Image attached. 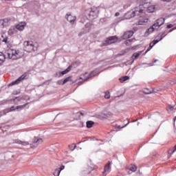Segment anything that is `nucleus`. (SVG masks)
<instances>
[{
  "label": "nucleus",
  "mask_w": 176,
  "mask_h": 176,
  "mask_svg": "<svg viewBox=\"0 0 176 176\" xmlns=\"http://www.w3.org/2000/svg\"><path fill=\"white\" fill-rule=\"evenodd\" d=\"M23 50L30 53V52H36L38 50V43L32 41H25L23 43Z\"/></svg>",
  "instance_id": "f257e3e1"
},
{
  "label": "nucleus",
  "mask_w": 176,
  "mask_h": 176,
  "mask_svg": "<svg viewBox=\"0 0 176 176\" xmlns=\"http://www.w3.org/2000/svg\"><path fill=\"white\" fill-rule=\"evenodd\" d=\"M20 52L16 50H8V56L11 60H16V58H20Z\"/></svg>",
  "instance_id": "f03ea898"
},
{
  "label": "nucleus",
  "mask_w": 176,
  "mask_h": 176,
  "mask_svg": "<svg viewBox=\"0 0 176 176\" xmlns=\"http://www.w3.org/2000/svg\"><path fill=\"white\" fill-rule=\"evenodd\" d=\"M36 141L34 140V142L33 144H28V142H23V146H27V148H36L39 144H41V142H43V140L42 138H38L36 139V138H34Z\"/></svg>",
  "instance_id": "7ed1b4c3"
},
{
  "label": "nucleus",
  "mask_w": 176,
  "mask_h": 176,
  "mask_svg": "<svg viewBox=\"0 0 176 176\" xmlns=\"http://www.w3.org/2000/svg\"><path fill=\"white\" fill-rule=\"evenodd\" d=\"M87 12H89L87 17L89 20H94V19H97V16H98V10L97 8H90Z\"/></svg>",
  "instance_id": "20e7f679"
},
{
  "label": "nucleus",
  "mask_w": 176,
  "mask_h": 176,
  "mask_svg": "<svg viewBox=\"0 0 176 176\" xmlns=\"http://www.w3.org/2000/svg\"><path fill=\"white\" fill-rule=\"evenodd\" d=\"M96 75H98V71L97 70H94L90 74L85 73L84 74H82L80 78L82 80H87L89 78H93V76H96Z\"/></svg>",
  "instance_id": "39448f33"
},
{
  "label": "nucleus",
  "mask_w": 176,
  "mask_h": 176,
  "mask_svg": "<svg viewBox=\"0 0 176 176\" xmlns=\"http://www.w3.org/2000/svg\"><path fill=\"white\" fill-rule=\"evenodd\" d=\"M135 16H139V17H144L145 12L144 10L140 8H136L135 11L132 12L130 17H135Z\"/></svg>",
  "instance_id": "423d86ee"
},
{
  "label": "nucleus",
  "mask_w": 176,
  "mask_h": 176,
  "mask_svg": "<svg viewBox=\"0 0 176 176\" xmlns=\"http://www.w3.org/2000/svg\"><path fill=\"white\" fill-rule=\"evenodd\" d=\"M118 41V37L113 36L107 38L102 43V46H108V45H111V43H115Z\"/></svg>",
  "instance_id": "0eeeda50"
},
{
  "label": "nucleus",
  "mask_w": 176,
  "mask_h": 176,
  "mask_svg": "<svg viewBox=\"0 0 176 176\" xmlns=\"http://www.w3.org/2000/svg\"><path fill=\"white\" fill-rule=\"evenodd\" d=\"M10 24V19L4 18L0 19V28H5V27H8Z\"/></svg>",
  "instance_id": "6e6552de"
},
{
  "label": "nucleus",
  "mask_w": 176,
  "mask_h": 176,
  "mask_svg": "<svg viewBox=\"0 0 176 176\" xmlns=\"http://www.w3.org/2000/svg\"><path fill=\"white\" fill-rule=\"evenodd\" d=\"M66 19L72 25H74L76 23V16L71 15V14H67Z\"/></svg>",
  "instance_id": "1a4fd4ad"
},
{
  "label": "nucleus",
  "mask_w": 176,
  "mask_h": 176,
  "mask_svg": "<svg viewBox=\"0 0 176 176\" xmlns=\"http://www.w3.org/2000/svg\"><path fill=\"white\" fill-rule=\"evenodd\" d=\"M91 28V25L90 23H87L85 26V28H83V32H81L79 33V36H82V35H83V34H87V32H89V31H90Z\"/></svg>",
  "instance_id": "9d476101"
},
{
  "label": "nucleus",
  "mask_w": 176,
  "mask_h": 176,
  "mask_svg": "<svg viewBox=\"0 0 176 176\" xmlns=\"http://www.w3.org/2000/svg\"><path fill=\"white\" fill-rule=\"evenodd\" d=\"M109 173H111V164L108 163L104 168L103 175H107V174H109Z\"/></svg>",
  "instance_id": "9b49d317"
},
{
  "label": "nucleus",
  "mask_w": 176,
  "mask_h": 176,
  "mask_svg": "<svg viewBox=\"0 0 176 176\" xmlns=\"http://www.w3.org/2000/svg\"><path fill=\"white\" fill-rule=\"evenodd\" d=\"M163 35H164V33H162V34H160L159 35L157 36V40H154L153 41V46H155L156 43H159V42H160V41H162L163 38H164Z\"/></svg>",
  "instance_id": "f8f14e48"
},
{
  "label": "nucleus",
  "mask_w": 176,
  "mask_h": 176,
  "mask_svg": "<svg viewBox=\"0 0 176 176\" xmlns=\"http://www.w3.org/2000/svg\"><path fill=\"white\" fill-rule=\"evenodd\" d=\"M23 82V76H21L18 79H16L15 81H13L10 82L8 86H14V85H19V83H21Z\"/></svg>",
  "instance_id": "ddd939ff"
},
{
  "label": "nucleus",
  "mask_w": 176,
  "mask_h": 176,
  "mask_svg": "<svg viewBox=\"0 0 176 176\" xmlns=\"http://www.w3.org/2000/svg\"><path fill=\"white\" fill-rule=\"evenodd\" d=\"M133 35H134V32L128 31L124 34L123 38H124V39H129V38H131V36H133Z\"/></svg>",
  "instance_id": "4468645a"
},
{
  "label": "nucleus",
  "mask_w": 176,
  "mask_h": 176,
  "mask_svg": "<svg viewBox=\"0 0 176 176\" xmlns=\"http://www.w3.org/2000/svg\"><path fill=\"white\" fill-rule=\"evenodd\" d=\"M32 74H34V70H30L28 71L27 72L24 73L23 74V79H28V78H30V76H31V75H32Z\"/></svg>",
  "instance_id": "2eb2a0df"
},
{
  "label": "nucleus",
  "mask_w": 176,
  "mask_h": 176,
  "mask_svg": "<svg viewBox=\"0 0 176 176\" xmlns=\"http://www.w3.org/2000/svg\"><path fill=\"white\" fill-rule=\"evenodd\" d=\"M93 171V169L90 166H87L82 169V173L84 174H90Z\"/></svg>",
  "instance_id": "dca6fc26"
},
{
  "label": "nucleus",
  "mask_w": 176,
  "mask_h": 176,
  "mask_svg": "<svg viewBox=\"0 0 176 176\" xmlns=\"http://www.w3.org/2000/svg\"><path fill=\"white\" fill-rule=\"evenodd\" d=\"M71 71V66H69L65 70L58 72L59 76H63V75H65L68 74Z\"/></svg>",
  "instance_id": "f3484780"
},
{
  "label": "nucleus",
  "mask_w": 176,
  "mask_h": 176,
  "mask_svg": "<svg viewBox=\"0 0 176 176\" xmlns=\"http://www.w3.org/2000/svg\"><path fill=\"white\" fill-rule=\"evenodd\" d=\"M165 21H166V19L164 18H160L156 21L157 24H158V25H160V27H162V25L164 24Z\"/></svg>",
  "instance_id": "a211bd4d"
},
{
  "label": "nucleus",
  "mask_w": 176,
  "mask_h": 176,
  "mask_svg": "<svg viewBox=\"0 0 176 176\" xmlns=\"http://www.w3.org/2000/svg\"><path fill=\"white\" fill-rule=\"evenodd\" d=\"M160 27V25L157 24V22L154 23L152 27L149 28V30H151V31H155V30H159V28Z\"/></svg>",
  "instance_id": "6ab92c4d"
},
{
  "label": "nucleus",
  "mask_w": 176,
  "mask_h": 176,
  "mask_svg": "<svg viewBox=\"0 0 176 176\" xmlns=\"http://www.w3.org/2000/svg\"><path fill=\"white\" fill-rule=\"evenodd\" d=\"M142 53V51H140L139 52H136V53H134L132 56H131V58L134 60H137V58L138 57H140V55Z\"/></svg>",
  "instance_id": "aec40b11"
},
{
  "label": "nucleus",
  "mask_w": 176,
  "mask_h": 176,
  "mask_svg": "<svg viewBox=\"0 0 176 176\" xmlns=\"http://www.w3.org/2000/svg\"><path fill=\"white\" fill-rule=\"evenodd\" d=\"M15 30H18V31H23V22H20L16 25L14 26Z\"/></svg>",
  "instance_id": "412c9836"
},
{
  "label": "nucleus",
  "mask_w": 176,
  "mask_h": 176,
  "mask_svg": "<svg viewBox=\"0 0 176 176\" xmlns=\"http://www.w3.org/2000/svg\"><path fill=\"white\" fill-rule=\"evenodd\" d=\"M8 35H14V34H16V28L14 27L10 28L8 32Z\"/></svg>",
  "instance_id": "4be33fe9"
},
{
  "label": "nucleus",
  "mask_w": 176,
  "mask_h": 176,
  "mask_svg": "<svg viewBox=\"0 0 176 176\" xmlns=\"http://www.w3.org/2000/svg\"><path fill=\"white\" fill-rule=\"evenodd\" d=\"M6 60V56L5 54L0 52V63H3Z\"/></svg>",
  "instance_id": "5701e85b"
},
{
  "label": "nucleus",
  "mask_w": 176,
  "mask_h": 176,
  "mask_svg": "<svg viewBox=\"0 0 176 176\" xmlns=\"http://www.w3.org/2000/svg\"><path fill=\"white\" fill-rule=\"evenodd\" d=\"M148 19L140 20L139 25H146V23H148Z\"/></svg>",
  "instance_id": "b1692460"
},
{
  "label": "nucleus",
  "mask_w": 176,
  "mask_h": 176,
  "mask_svg": "<svg viewBox=\"0 0 176 176\" xmlns=\"http://www.w3.org/2000/svg\"><path fill=\"white\" fill-rule=\"evenodd\" d=\"M148 13H153L155 12V6H150L147 8Z\"/></svg>",
  "instance_id": "393cba45"
},
{
  "label": "nucleus",
  "mask_w": 176,
  "mask_h": 176,
  "mask_svg": "<svg viewBox=\"0 0 176 176\" xmlns=\"http://www.w3.org/2000/svg\"><path fill=\"white\" fill-rule=\"evenodd\" d=\"M129 79H130V77H129L128 76H125L120 78V81L121 82V83H123V82H126V80H129Z\"/></svg>",
  "instance_id": "a878e982"
},
{
  "label": "nucleus",
  "mask_w": 176,
  "mask_h": 176,
  "mask_svg": "<svg viewBox=\"0 0 176 176\" xmlns=\"http://www.w3.org/2000/svg\"><path fill=\"white\" fill-rule=\"evenodd\" d=\"M86 124H87V129H91V127H93V124H94V122L87 121Z\"/></svg>",
  "instance_id": "bb28decb"
},
{
  "label": "nucleus",
  "mask_w": 176,
  "mask_h": 176,
  "mask_svg": "<svg viewBox=\"0 0 176 176\" xmlns=\"http://www.w3.org/2000/svg\"><path fill=\"white\" fill-rule=\"evenodd\" d=\"M10 111H21V106L12 107Z\"/></svg>",
  "instance_id": "cd10ccee"
},
{
  "label": "nucleus",
  "mask_w": 176,
  "mask_h": 176,
  "mask_svg": "<svg viewBox=\"0 0 176 176\" xmlns=\"http://www.w3.org/2000/svg\"><path fill=\"white\" fill-rule=\"evenodd\" d=\"M130 171H133V173H135V171H137V166L135 165H131L129 168Z\"/></svg>",
  "instance_id": "c85d7f7f"
},
{
  "label": "nucleus",
  "mask_w": 176,
  "mask_h": 176,
  "mask_svg": "<svg viewBox=\"0 0 176 176\" xmlns=\"http://www.w3.org/2000/svg\"><path fill=\"white\" fill-rule=\"evenodd\" d=\"M71 80H72V77L69 76L63 80V85H65V83H67V82H69Z\"/></svg>",
  "instance_id": "c756f323"
},
{
  "label": "nucleus",
  "mask_w": 176,
  "mask_h": 176,
  "mask_svg": "<svg viewBox=\"0 0 176 176\" xmlns=\"http://www.w3.org/2000/svg\"><path fill=\"white\" fill-rule=\"evenodd\" d=\"M60 173H61L60 171V170L58 168H56V169L54 170L53 174H54V176H59L60 175Z\"/></svg>",
  "instance_id": "7c9ffc66"
},
{
  "label": "nucleus",
  "mask_w": 176,
  "mask_h": 176,
  "mask_svg": "<svg viewBox=\"0 0 176 176\" xmlns=\"http://www.w3.org/2000/svg\"><path fill=\"white\" fill-rule=\"evenodd\" d=\"M76 148V144H75L69 145V149H70V151H74Z\"/></svg>",
  "instance_id": "2f4dec72"
},
{
  "label": "nucleus",
  "mask_w": 176,
  "mask_h": 176,
  "mask_svg": "<svg viewBox=\"0 0 176 176\" xmlns=\"http://www.w3.org/2000/svg\"><path fill=\"white\" fill-rule=\"evenodd\" d=\"M111 98V95L109 94V91H106L105 92V95H104V98Z\"/></svg>",
  "instance_id": "473e14b6"
},
{
  "label": "nucleus",
  "mask_w": 176,
  "mask_h": 176,
  "mask_svg": "<svg viewBox=\"0 0 176 176\" xmlns=\"http://www.w3.org/2000/svg\"><path fill=\"white\" fill-rule=\"evenodd\" d=\"M153 46H155V45H153V42L150 43L149 47L147 49V52H149V50H151V49H152V47H153Z\"/></svg>",
  "instance_id": "72a5a7b5"
},
{
  "label": "nucleus",
  "mask_w": 176,
  "mask_h": 176,
  "mask_svg": "<svg viewBox=\"0 0 176 176\" xmlns=\"http://www.w3.org/2000/svg\"><path fill=\"white\" fill-rule=\"evenodd\" d=\"M144 94H151L152 93V91L146 89H144Z\"/></svg>",
  "instance_id": "f704fd0d"
},
{
  "label": "nucleus",
  "mask_w": 176,
  "mask_h": 176,
  "mask_svg": "<svg viewBox=\"0 0 176 176\" xmlns=\"http://www.w3.org/2000/svg\"><path fill=\"white\" fill-rule=\"evenodd\" d=\"M174 152H176V151H174V149H170L168 151V155H173L174 153Z\"/></svg>",
  "instance_id": "c9c22d12"
},
{
  "label": "nucleus",
  "mask_w": 176,
  "mask_h": 176,
  "mask_svg": "<svg viewBox=\"0 0 176 176\" xmlns=\"http://www.w3.org/2000/svg\"><path fill=\"white\" fill-rule=\"evenodd\" d=\"M25 100L26 101H28V100H30V96L25 95V96H23V100Z\"/></svg>",
  "instance_id": "e433bc0d"
},
{
  "label": "nucleus",
  "mask_w": 176,
  "mask_h": 176,
  "mask_svg": "<svg viewBox=\"0 0 176 176\" xmlns=\"http://www.w3.org/2000/svg\"><path fill=\"white\" fill-rule=\"evenodd\" d=\"M64 168H65V166H61L60 168H58V169H59L60 172L63 171V170H64Z\"/></svg>",
  "instance_id": "4c0bfd02"
},
{
  "label": "nucleus",
  "mask_w": 176,
  "mask_h": 176,
  "mask_svg": "<svg viewBox=\"0 0 176 176\" xmlns=\"http://www.w3.org/2000/svg\"><path fill=\"white\" fill-rule=\"evenodd\" d=\"M63 82H64L63 80H58L57 83H58V85H64V84H63Z\"/></svg>",
  "instance_id": "58836bf2"
},
{
  "label": "nucleus",
  "mask_w": 176,
  "mask_h": 176,
  "mask_svg": "<svg viewBox=\"0 0 176 176\" xmlns=\"http://www.w3.org/2000/svg\"><path fill=\"white\" fill-rule=\"evenodd\" d=\"M170 84L171 85V86H173V85H175L176 84V80L170 81Z\"/></svg>",
  "instance_id": "ea45409f"
},
{
  "label": "nucleus",
  "mask_w": 176,
  "mask_h": 176,
  "mask_svg": "<svg viewBox=\"0 0 176 176\" xmlns=\"http://www.w3.org/2000/svg\"><path fill=\"white\" fill-rule=\"evenodd\" d=\"M106 116H107V117H108V116H112V113L108 112V113L106 114Z\"/></svg>",
  "instance_id": "a19ab883"
},
{
  "label": "nucleus",
  "mask_w": 176,
  "mask_h": 176,
  "mask_svg": "<svg viewBox=\"0 0 176 176\" xmlns=\"http://www.w3.org/2000/svg\"><path fill=\"white\" fill-rule=\"evenodd\" d=\"M3 42H4L5 43H8V38H3Z\"/></svg>",
  "instance_id": "79ce46f5"
},
{
  "label": "nucleus",
  "mask_w": 176,
  "mask_h": 176,
  "mask_svg": "<svg viewBox=\"0 0 176 176\" xmlns=\"http://www.w3.org/2000/svg\"><path fill=\"white\" fill-rule=\"evenodd\" d=\"M173 27V24H169V25H167L166 28H172Z\"/></svg>",
  "instance_id": "37998d69"
},
{
  "label": "nucleus",
  "mask_w": 176,
  "mask_h": 176,
  "mask_svg": "<svg viewBox=\"0 0 176 176\" xmlns=\"http://www.w3.org/2000/svg\"><path fill=\"white\" fill-rule=\"evenodd\" d=\"M163 2H171V0H162Z\"/></svg>",
  "instance_id": "c03bdc74"
},
{
  "label": "nucleus",
  "mask_w": 176,
  "mask_h": 176,
  "mask_svg": "<svg viewBox=\"0 0 176 176\" xmlns=\"http://www.w3.org/2000/svg\"><path fill=\"white\" fill-rule=\"evenodd\" d=\"M27 23L25 22H23V28H24V27H25Z\"/></svg>",
  "instance_id": "a18cd8bd"
},
{
  "label": "nucleus",
  "mask_w": 176,
  "mask_h": 176,
  "mask_svg": "<svg viewBox=\"0 0 176 176\" xmlns=\"http://www.w3.org/2000/svg\"><path fill=\"white\" fill-rule=\"evenodd\" d=\"M120 14V13L116 12V13L115 14V16L117 17V16H119Z\"/></svg>",
  "instance_id": "49530a36"
},
{
  "label": "nucleus",
  "mask_w": 176,
  "mask_h": 176,
  "mask_svg": "<svg viewBox=\"0 0 176 176\" xmlns=\"http://www.w3.org/2000/svg\"><path fill=\"white\" fill-rule=\"evenodd\" d=\"M148 52H149V51H148V50H146V52L143 54V56H145V54H146V53H148Z\"/></svg>",
  "instance_id": "de8ad7c7"
},
{
  "label": "nucleus",
  "mask_w": 176,
  "mask_h": 176,
  "mask_svg": "<svg viewBox=\"0 0 176 176\" xmlns=\"http://www.w3.org/2000/svg\"><path fill=\"white\" fill-rule=\"evenodd\" d=\"M174 30H175V28H173V29L170 30L169 32H173V31H174Z\"/></svg>",
  "instance_id": "09e8293b"
},
{
  "label": "nucleus",
  "mask_w": 176,
  "mask_h": 176,
  "mask_svg": "<svg viewBox=\"0 0 176 176\" xmlns=\"http://www.w3.org/2000/svg\"><path fill=\"white\" fill-rule=\"evenodd\" d=\"M174 107H173V106H170V111H173V109Z\"/></svg>",
  "instance_id": "8fccbe9b"
},
{
  "label": "nucleus",
  "mask_w": 176,
  "mask_h": 176,
  "mask_svg": "<svg viewBox=\"0 0 176 176\" xmlns=\"http://www.w3.org/2000/svg\"><path fill=\"white\" fill-rule=\"evenodd\" d=\"M175 120H176V116L174 118V126H175Z\"/></svg>",
  "instance_id": "3c124183"
},
{
  "label": "nucleus",
  "mask_w": 176,
  "mask_h": 176,
  "mask_svg": "<svg viewBox=\"0 0 176 176\" xmlns=\"http://www.w3.org/2000/svg\"><path fill=\"white\" fill-rule=\"evenodd\" d=\"M148 32H152L153 30L148 29Z\"/></svg>",
  "instance_id": "603ef678"
},
{
  "label": "nucleus",
  "mask_w": 176,
  "mask_h": 176,
  "mask_svg": "<svg viewBox=\"0 0 176 176\" xmlns=\"http://www.w3.org/2000/svg\"><path fill=\"white\" fill-rule=\"evenodd\" d=\"M35 14H36V16H39V14L38 13V12H36Z\"/></svg>",
  "instance_id": "864d4df0"
},
{
  "label": "nucleus",
  "mask_w": 176,
  "mask_h": 176,
  "mask_svg": "<svg viewBox=\"0 0 176 176\" xmlns=\"http://www.w3.org/2000/svg\"><path fill=\"white\" fill-rule=\"evenodd\" d=\"M174 151H176V144L174 146Z\"/></svg>",
  "instance_id": "5fc2aeb1"
},
{
  "label": "nucleus",
  "mask_w": 176,
  "mask_h": 176,
  "mask_svg": "<svg viewBox=\"0 0 176 176\" xmlns=\"http://www.w3.org/2000/svg\"><path fill=\"white\" fill-rule=\"evenodd\" d=\"M27 104H28V102H26L25 104H23V107H25V105H27Z\"/></svg>",
  "instance_id": "6e6d98bb"
},
{
  "label": "nucleus",
  "mask_w": 176,
  "mask_h": 176,
  "mask_svg": "<svg viewBox=\"0 0 176 176\" xmlns=\"http://www.w3.org/2000/svg\"><path fill=\"white\" fill-rule=\"evenodd\" d=\"M156 61H157V60H154V63H156Z\"/></svg>",
  "instance_id": "4d7b16f0"
},
{
  "label": "nucleus",
  "mask_w": 176,
  "mask_h": 176,
  "mask_svg": "<svg viewBox=\"0 0 176 176\" xmlns=\"http://www.w3.org/2000/svg\"><path fill=\"white\" fill-rule=\"evenodd\" d=\"M129 41V42H131V40H128Z\"/></svg>",
  "instance_id": "13d9d810"
},
{
  "label": "nucleus",
  "mask_w": 176,
  "mask_h": 176,
  "mask_svg": "<svg viewBox=\"0 0 176 176\" xmlns=\"http://www.w3.org/2000/svg\"><path fill=\"white\" fill-rule=\"evenodd\" d=\"M130 14V12H128V14Z\"/></svg>",
  "instance_id": "bf43d9fd"
},
{
  "label": "nucleus",
  "mask_w": 176,
  "mask_h": 176,
  "mask_svg": "<svg viewBox=\"0 0 176 176\" xmlns=\"http://www.w3.org/2000/svg\"><path fill=\"white\" fill-rule=\"evenodd\" d=\"M81 115H83V113H81Z\"/></svg>",
  "instance_id": "052dcab7"
}]
</instances>
